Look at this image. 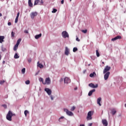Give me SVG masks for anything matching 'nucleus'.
<instances>
[{
    "label": "nucleus",
    "mask_w": 126,
    "mask_h": 126,
    "mask_svg": "<svg viewBox=\"0 0 126 126\" xmlns=\"http://www.w3.org/2000/svg\"><path fill=\"white\" fill-rule=\"evenodd\" d=\"M13 116H15V115L11 112V111H9L7 115H6V119L10 122L12 121V118Z\"/></svg>",
    "instance_id": "1"
},
{
    "label": "nucleus",
    "mask_w": 126,
    "mask_h": 126,
    "mask_svg": "<svg viewBox=\"0 0 126 126\" xmlns=\"http://www.w3.org/2000/svg\"><path fill=\"white\" fill-rule=\"evenodd\" d=\"M94 114V112L91 111L88 113L87 119L88 121L92 120V115Z\"/></svg>",
    "instance_id": "2"
},
{
    "label": "nucleus",
    "mask_w": 126,
    "mask_h": 126,
    "mask_svg": "<svg viewBox=\"0 0 126 126\" xmlns=\"http://www.w3.org/2000/svg\"><path fill=\"white\" fill-rule=\"evenodd\" d=\"M110 70H111V66L106 65L103 70V74H105L107 72H109Z\"/></svg>",
    "instance_id": "3"
},
{
    "label": "nucleus",
    "mask_w": 126,
    "mask_h": 126,
    "mask_svg": "<svg viewBox=\"0 0 126 126\" xmlns=\"http://www.w3.org/2000/svg\"><path fill=\"white\" fill-rule=\"evenodd\" d=\"M62 34L63 38H68V37H69V35H68V33H67L66 31L63 32Z\"/></svg>",
    "instance_id": "4"
},
{
    "label": "nucleus",
    "mask_w": 126,
    "mask_h": 126,
    "mask_svg": "<svg viewBox=\"0 0 126 126\" xmlns=\"http://www.w3.org/2000/svg\"><path fill=\"white\" fill-rule=\"evenodd\" d=\"M64 112H65L68 116H73V113L72 112L69 111L67 109H64Z\"/></svg>",
    "instance_id": "5"
},
{
    "label": "nucleus",
    "mask_w": 126,
    "mask_h": 126,
    "mask_svg": "<svg viewBox=\"0 0 126 126\" xmlns=\"http://www.w3.org/2000/svg\"><path fill=\"white\" fill-rule=\"evenodd\" d=\"M38 15V12H32L31 13V17L32 19L35 18V16H37Z\"/></svg>",
    "instance_id": "6"
},
{
    "label": "nucleus",
    "mask_w": 126,
    "mask_h": 126,
    "mask_svg": "<svg viewBox=\"0 0 126 126\" xmlns=\"http://www.w3.org/2000/svg\"><path fill=\"white\" fill-rule=\"evenodd\" d=\"M45 92H46L48 95H51L52 94V91L49 88H45L44 89Z\"/></svg>",
    "instance_id": "7"
},
{
    "label": "nucleus",
    "mask_w": 126,
    "mask_h": 126,
    "mask_svg": "<svg viewBox=\"0 0 126 126\" xmlns=\"http://www.w3.org/2000/svg\"><path fill=\"white\" fill-rule=\"evenodd\" d=\"M110 72H107L105 73L104 76V78L105 80H107L108 78H109V76H110Z\"/></svg>",
    "instance_id": "8"
},
{
    "label": "nucleus",
    "mask_w": 126,
    "mask_h": 126,
    "mask_svg": "<svg viewBox=\"0 0 126 126\" xmlns=\"http://www.w3.org/2000/svg\"><path fill=\"white\" fill-rule=\"evenodd\" d=\"M64 82L66 84H68V83H70V79H69L68 77H65L64 79Z\"/></svg>",
    "instance_id": "9"
},
{
    "label": "nucleus",
    "mask_w": 126,
    "mask_h": 126,
    "mask_svg": "<svg viewBox=\"0 0 126 126\" xmlns=\"http://www.w3.org/2000/svg\"><path fill=\"white\" fill-rule=\"evenodd\" d=\"M45 84H51V79L49 77L46 78L45 79V82H44Z\"/></svg>",
    "instance_id": "10"
},
{
    "label": "nucleus",
    "mask_w": 126,
    "mask_h": 126,
    "mask_svg": "<svg viewBox=\"0 0 126 126\" xmlns=\"http://www.w3.org/2000/svg\"><path fill=\"white\" fill-rule=\"evenodd\" d=\"M89 86H90V87H91L92 88H97L98 87V84H96L95 85H94V84L93 83H91L89 84Z\"/></svg>",
    "instance_id": "11"
},
{
    "label": "nucleus",
    "mask_w": 126,
    "mask_h": 126,
    "mask_svg": "<svg viewBox=\"0 0 126 126\" xmlns=\"http://www.w3.org/2000/svg\"><path fill=\"white\" fill-rule=\"evenodd\" d=\"M122 39V36L121 35H118L117 36L112 38L111 39V41H116L117 40H118V39Z\"/></svg>",
    "instance_id": "12"
},
{
    "label": "nucleus",
    "mask_w": 126,
    "mask_h": 126,
    "mask_svg": "<svg viewBox=\"0 0 126 126\" xmlns=\"http://www.w3.org/2000/svg\"><path fill=\"white\" fill-rule=\"evenodd\" d=\"M65 55H66V56H68V55H69V49H68L67 47H66L65 48Z\"/></svg>",
    "instance_id": "13"
},
{
    "label": "nucleus",
    "mask_w": 126,
    "mask_h": 126,
    "mask_svg": "<svg viewBox=\"0 0 126 126\" xmlns=\"http://www.w3.org/2000/svg\"><path fill=\"white\" fill-rule=\"evenodd\" d=\"M95 91H96V90L95 89L92 90L89 92L88 96H92V94H93V93H94V92H95Z\"/></svg>",
    "instance_id": "14"
},
{
    "label": "nucleus",
    "mask_w": 126,
    "mask_h": 126,
    "mask_svg": "<svg viewBox=\"0 0 126 126\" xmlns=\"http://www.w3.org/2000/svg\"><path fill=\"white\" fill-rule=\"evenodd\" d=\"M101 97H99L97 99V103L99 105V106H101V102H101Z\"/></svg>",
    "instance_id": "15"
},
{
    "label": "nucleus",
    "mask_w": 126,
    "mask_h": 126,
    "mask_svg": "<svg viewBox=\"0 0 126 126\" xmlns=\"http://www.w3.org/2000/svg\"><path fill=\"white\" fill-rule=\"evenodd\" d=\"M28 4H29V6H30V7H33V3H32V2L31 1V0H29Z\"/></svg>",
    "instance_id": "16"
},
{
    "label": "nucleus",
    "mask_w": 126,
    "mask_h": 126,
    "mask_svg": "<svg viewBox=\"0 0 126 126\" xmlns=\"http://www.w3.org/2000/svg\"><path fill=\"white\" fill-rule=\"evenodd\" d=\"M116 113H117V111L115 109H112L111 111V114L112 116H115L116 115Z\"/></svg>",
    "instance_id": "17"
},
{
    "label": "nucleus",
    "mask_w": 126,
    "mask_h": 126,
    "mask_svg": "<svg viewBox=\"0 0 126 126\" xmlns=\"http://www.w3.org/2000/svg\"><path fill=\"white\" fill-rule=\"evenodd\" d=\"M37 66H38V67H40V68H43V67H44L43 64L39 63V62H37Z\"/></svg>",
    "instance_id": "18"
},
{
    "label": "nucleus",
    "mask_w": 126,
    "mask_h": 126,
    "mask_svg": "<svg viewBox=\"0 0 126 126\" xmlns=\"http://www.w3.org/2000/svg\"><path fill=\"white\" fill-rule=\"evenodd\" d=\"M39 81L40 82H42V83L45 85L46 84V83L44 82V79L43 78H39Z\"/></svg>",
    "instance_id": "19"
},
{
    "label": "nucleus",
    "mask_w": 126,
    "mask_h": 126,
    "mask_svg": "<svg viewBox=\"0 0 126 126\" xmlns=\"http://www.w3.org/2000/svg\"><path fill=\"white\" fill-rule=\"evenodd\" d=\"M42 36V33H40L39 34H37L35 36V39H39L40 37Z\"/></svg>",
    "instance_id": "20"
},
{
    "label": "nucleus",
    "mask_w": 126,
    "mask_h": 126,
    "mask_svg": "<svg viewBox=\"0 0 126 126\" xmlns=\"http://www.w3.org/2000/svg\"><path fill=\"white\" fill-rule=\"evenodd\" d=\"M4 39V37L3 36H0V43H2Z\"/></svg>",
    "instance_id": "21"
},
{
    "label": "nucleus",
    "mask_w": 126,
    "mask_h": 126,
    "mask_svg": "<svg viewBox=\"0 0 126 126\" xmlns=\"http://www.w3.org/2000/svg\"><path fill=\"white\" fill-rule=\"evenodd\" d=\"M40 2V0H35L34 1V5H37Z\"/></svg>",
    "instance_id": "22"
},
{
    "label": "nucleus",
    "mask_w": 126,
    "mask_h": 126,
    "mask_svg": "<svg viewBox=\"0 0 126 126\" xmlns=\"http://www.w3.org/2000/svg\"><path fill=\"white\" fill-rule=\"evenodd\" d=\"M95 53L97 58H99V57H100V53H99V51H98V50H96L95 51Z\"/></svg>",
    "instance_id": "23"
},
{
    "label": "nucleus",
    "mask_w": 126,
    "mask_h": 126,
    "mask_svg": "<svg viewBox=\"0 0 126 126\" xmlns=\"http://www.w3.org/2000/svg\"><path fill=\"white\" fill-rule=\"evenodd\" d=\"M18 44H16L15 46H14V51H16L17 50V49L18 48Z\"/></svg>",
    "instance_id": "24"
},
{
    "label": "nucleus",
    "mask_w": 126,
    "mask_h": 126,
    "mask_svg": "<svg viewBox=\"0 0 126 126\" xmlns=\"http://www.w3.org/2000/svg\"><path fill=\"white\" fill-rule=\"evenodd\" d=\"M94 75H96V73H95V72H94L93 73H91L90 74V77H93V76H94Z\"/></svg>",
    "instance_id": "25"
},
{
    "label": "nucleus",
    "mask_w": 126,
    "mask_h": 126,
    "mask_svg": "<svg viewBox=\"0 0 126 126\" xmlns=\"http://www.w3.org/2000/svg\"><path fill=\"white\" fill-rule=\"evenodd\" d=\"M20 42H21V38L18 39L17 41V43L16 44L19 46V44H20Z\"/></svg>",
    "instance_id": "26"
},
{
    "label": "nucleus",
    "mask_w": 126,
    "mask_h": 126,
    "mask_svg": "<svg viewBox=\"0 0 126 126\" xmlns=\"http://www.w3.org/2000/svg\"><path fill=\"white\" fill-rule=\"evenodd\" d=\"M15 35V33L14 32H12L11 33V37L12 38H14Z\"/></svg>",
    "instance_id": "27"
},
{
    "label": "nucleus",
    "mask_w": 126,
    "mask_h": 126,
    "mask_svg": "<svg viewBox=\"0 0 126 126\" xmlns=\"http://www.w3.org/2000/svg\"><path fill=\"white\" fill-rule=\"evenodd\" d=\"M78 49L77 47H74L73 49V52H74V53H75V52L78 51Z\"/></svg>",
    "instance_id": "28"
},
{
    "label": "nucleus",
    "mask_w": 126,
    "mask_h": 126,
    "mask_svg": "<svg viewBox=\"0 0 126 126\" xmlns=\"http://www.w3.org/2000/svg\"><path fill=\"white\" fill-rule=\"evenodd\" d=\"M14 58L15 59H19V56H18V55L17 53H16L14 55Z\"/></svg>",
    "instance_id": "29"
},
{
    "label": "nucleus",
    "mask_w": 126,
    "mask_h": 126,
    "mask_svg": "<svg viewBox=\"0 0 126 126\" xmlns=\"http://www.w3.org/2000/svg\"><path fill=\"white\" fill-rule=\"evenodd\" d=\"M58 11V10L57 9L54 8L52 11V13H56Z\"/></svg>",
    "instance_id": "30"
},
{
    "label": "nucleus",
    "mask_w": 126,
    "mask_h": 126,
    "mask_svg": "<svg viewBox=\"0 0 126 126\" xmlns=\"http://www.w3.org/2000/svg\"><path fill=\"white\" fill-rule=\"evenodd\" d=\"M25 83L27 84V85H28V84H30V81L28 80L25 82Z\"/></svg>",
    "instance_id": "31"
},
{
    "label": "nucleus",
    "mask_w": 126,
    "mask_h": 126,
    "mask_svg": "<svg viewBox=\"0 0 126 126\" xmlns=\"http://www.w3.org/2000/svg\"><path fill=\"white\" fill-rule=\"evenodd\" d=\"M75 106H73V107H72L70 109V111H74V110H75Z\"/></svg>",
    "instance_id": "32"
},
{
    "label": "nucleus",
    "mask_w": 126,
    "mask_h": 126,
    "mask_svg": "<svg viewBox=\"0 0 126 126\" xmlns=\"http://www.w3.org/2000/svg\"><path fill=\"white\" fill-rule=\"evenodd\" d=\"M29 112L27 110H25L24 112L25 115L26 117H27V114H28Z\"/></svg>",
    "instance_id": "33"
},
{
    "label": "nucleus",
    "mask_w": 126,
    "mask_h": 126,
    "mask_svg": "<svg viewBox=\"0 0 126 126\" xmlns=\"http://www.w3.org/2000/svg\"><path fill=\"white\" fill-rule=\"evenodd\" d=\"M40 5H43L44 4V1H43V0H41V2H40V3H39Z\"/></svg>",
    "instance_id": "34"
},
{
    "label": "nucleus",
    "mask_w": 126,
    "mask_h": 126,
    "mask_svg": "<svg viewBox=\"0 0 126 126\" xmlns=\"http://www.w3.org/2000/svg\"><path fill=\"white\" fill-rule=\"evenodd\" d=\"M18 21V17H16L15 20V23H17Z\"/></svg>",
    "instance_id": "35"
},
{
    "label": "nucleus",
    "mask_w": 126,
    "mask_h": 126,
    "mask_svg": "<svg viewBox=\"0 0 126 126\" xmlns=\"http://www.w3.org/2000/svg\"><path fill=\"white\" fill-rule=\"evenodd\" d=\"M5 82V81L4 80H2V81H0V84L2 85L3 84V83H4Z\"/></svg>",
    "instance_id": "36"
},
{
    "label": "nucleus",
    "mask_w": 126,
    "mask_h": 126,
    "mask_svg": "<svg viewBox=\"0 0 126 126\" xmlns=\"http://www.w3.org/2000/svg\"><path fill=\"white\" fill-rule=\"evenodd\" d=\"M22 73H25V68H24L22 69Z\"/></svg>",
    "instance_id": "37"
},
{
    "label": "nucleus",
    "mask_w": 126,
    "mask_h": 126,
    "mask_svg": "<svg viewBox=\"0 0 126 126\" xmlns=\"http://www.w3.org/2000/svg\"><path fill=\"white\" fill-rule=\"evenodd\" d=\"M82 32H83V33H87V30H82Z\"/></svg>",
    "instance_id": "38"
},
{
    "label": "nucleus",
    "mask_w": 126,
    "mask_h": 126,
    "mask_svg": "<svg viewBox=\"0 0 126 126\" xmlns=\"http://www.w3.org/2000/svg\"><path fill=\"white\" fill-rule=\"evenodd\" d=\"M20 14V12H18L17 14L16 17H18V18L19 17Z\"/></svg>",
    "instance_id": "39"
},
{
    "label": "nucleus",
    "mask_w": 126,
    "mask_h": 126,
    "mask_svg": "<svg viewBox=\"0 0 126 126\" xmlns=\"http://www.w3.org/2000/svg\"><path fill=\"white\" fill-rule=\"evenodd\" d=\"M24 33H26V34H28L29 32L28 30H25L24 31Z\"/></svg>",
    "instance_id": "40"
},
{
    "label": "nucleus",
    "mask_w": 126,
    "mask_h": 126,
    "mask_svg": "<svg viewBox=\"0 0 126 126\" xmlns=\"http://www.w3.org/2000/svg\"><path fill=\"white\" fill-rule=\"evenodd\" d=\"M76 41H77L78 42H79V41H80V39H79L78 38V37H77V38H76Z\"/></svg>",
    "instance_id": "41"
},
{
    "label": "nucleus",
    "mask_w": 126,
    "mask_h": 126,
    "mask_svg": "<svg viewBox=\"0 0 126 126\" xmlns=\"http://www.w3.org/2000/svg\"><path fill=\"white\" fill-rule=\"evenodd\" d=\"M31 62H32V60L31 59H30L28 60V62L29 63H31Z\"/></svg>",
    "instance_id": "42"
},
{
    "label": "nucleus",
    "mask_w": 126,
    "mask_h": 126,
    "mask_svg": "<svg viewBox=\"0 0 126 126\" xmlns=\"http://www.w3.org/2000/svg\"><path fill=\"white\" fill-rule=\"evenodd\" d=\"M8 26H10V25H11V22H8Z\"/></svg>",
    "instance_id": "43"
},
{
    "label": "nucleus",
    "mask_w": 126,
    "mask_h": 126,
    "mask_svg": "<svg viewBox=\"0 0 126 126\" xmlns=\"http://www.w3.org/2000/svg\"><path fill=\"white\" fill-rule=\"evenodd\" d=\"M51 100H54V97H53V95L50 96Z\"/></svg>",
    "instance_id": "44"
},
{
    "label": "nucleus",
    "mask_w": 126,
    "mask_h": 126,
    "mask_svg": "<svg viewBox=\"0 0 126 126\" xmlns=\"http://www.w3.org/2000/svg\"><path fill=\"white\" fill-rule=\"evenodd\" d=\"M63 2H64V0H62L61 1V3H62V4H63Z\"/></svg>",
    "instance_id": "45"
},
{
    "label": "nucleus",
    "mask_w": 126,
    "mask_h": 126,
    "mask_svg": "<svg viewBox=\"0 0 126 126\" xmlns=\"http://www.w3.org/2000/svg\"><path fill=\"white\" fill-rule=\"evenodd\" d=\"M0 54H1V52H0V61L1 60V55Z\"/></svg>",
    "instance_id": "46"
},
{
    "label": "nucleus",
    "mask_w": 126,
    "mask_h": 126,
    "mask_svg": "<svg viewBox=\"0 0 126 126\" xmlns=\"http://www.w3.org/2000/svg\"><path fill=\"white\" fill-rule=\"evenodd\" d=\"M61 119H64V117L63 116H62L59 120H61Z\"/></svg>",
    "instance_id": "47"
},
{
    "label": "nucleus",
    "mask_w": 126,
    "mask_h": 126,
    "mask_svg": "<svg viewBox=\"0 0 126 126\" xmlns=\"http://www.w3.org/2000/svg\"><path fill=\"white\" fill-rule=\"evenodd\" d=\"M93 124L92 123H90L89 124V126H92Z\"/></svg>",
    "instance_id": "48"
},
{
    "label": "nucleus",
    "mask_w": 126,
    "mask_h": 126,
    "mask_svg": "<svg viewBox=\"0 0 126 126\" xmlns=\"http://www.w3.org/2000/svg\"><path fill=\"white\" fill-rule=\"evenodd\" d=\"M2 63H3V64H4L5 63V61H3V62H2Z\"/></svg>",
    "instance_id": "49"
},
{
    "label": "nucleus",
    "mask_w": 126,
    "mask_h": 126,
    "mask_svg": "<svg viewBox=\"0 0 126 126\" xmlns=\"http://www.w3.org/2000/svg\"><path fill=\"white\" fill-rule=\"evenodd\" d=\"M80 126H85V125L84 124H80Z\"/></svg>",
    "instance_id": "50"
},
{
    "label": "nucleus",
    "mask_w": 126,
    "mask_h": 126,
    "mask_svg": "<svg viewBox=\"0 0 126 126\" xmlns=\"http://www.w3.org/2000/svg\"><path fill=\"white\" fill-rule=\"evenodd\" d=\"M1 16H2V14H1V13H0V17H1Z\"/></svg>",
    "instance_id": "51"
},
{
    "label": "nucleus",
    "mask_w": 126,
    "mask_h": 126,
    "mask_svg": "<svg viewBox=\"0 0 126 126\" xmlns=\"http://www.w3.org/2000/svg\"><path fill=\"white\" fill-rule=\"evenodd\" d=\"M85 72H86V70L84 71V73H85Z\"/></svg>",
    "instance_id": "52"
},
{
    "label": "nucleus",
    "mask_w": 126,
    "mask_h": 126,
    "mask_svg": "<svg viewBox=\"0 0 126 126\" xmlns=\"http://www.w3.org/2000/svg\"><path fill=\"white\" fill-rule=\"evenodd\" d=\"M3 107H6V105H3Z\"/></svg>",
    "instance_id": "53"
},
{
    "label": "nucleus",
    "mask_w": 126,
    "mask_h": 126,
    "mask_svg": "<svg viewBox=\"0 0 126 126\" xmlns=\"http://www.w3.org/2000/svg\"><path fill=\"white\" fill-rule=\"evenodd\" d=\"M102 63L103 64H104V63H105L104 62H102Z\"/></svg>",
    "instance_id": "54"
},
{
    "label": "nucleus",
    "mask_w": 126,
    "mask_h": 126,
    "mask_svg": "<svg viewBox=\"0 0 126 126\" xmlns=\"http://www.w3.org/2000/svg\"><path fill=\"white\" fill-rule=\"evenodd\" d=\"M125 107L126 108V104H125Z\"/></svg>",
    "instance_id": "55"
},
{
    "label": "nucleus",
    "mask_w": 126,
    "mask_h": 126,
    "mask_svg": "<svg viewBox=\"0 0 126 126\" xmlns=\"http://www.w3.org/2000/svg\"><path fill=\"white\" fill-rule=\"evenodd\" d=\"M75 90H76V88H75Z\"/></svg>",
    "instance_id": "56"
},
{
    "label": "nucleus",
    "mask_w": 126,
    "mask_h": 126,
    "mask_svg": "<svg viewBox=\"0 0 126 126\" xmlns=\"http://www.w3.org/2000/svg\"><path fill=\"white\" fill-rule=\"evenodd\" d=\"M75 90H76V88H75Z\"/></svg>",
    "instance_id": "57"
},
{
    "label": "nucleus",
    "mask_w": 126,
    "mask_h": 126,
    "mask_svg": "<svg viewBox=\"0 0 126 126\" xmlns=\"http://www.w3.org/2000/svg\"><path fill=\"white\" fill-rule=\"evenodd\" d=\"M70 1H71V0H70Z\"/></svg>",
    "instance_id": "58"
}]
</instances>
